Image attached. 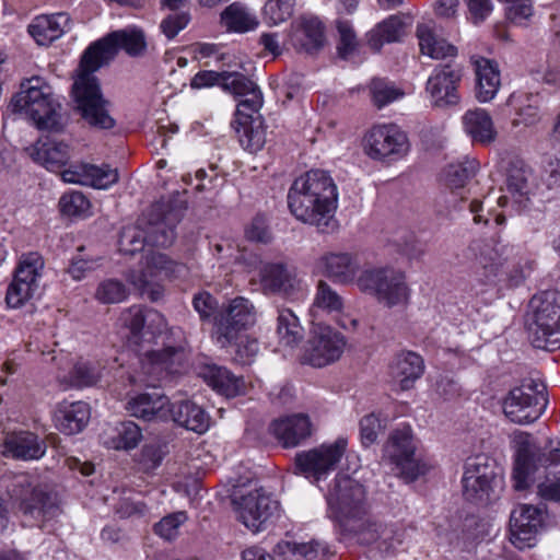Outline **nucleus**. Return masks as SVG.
<instances>
[{"mask_svg":"<svg viewBox=\"0 0 560 560\" xmlns=\"http://www.w3.org/2000/svg\"><path fill=\"white\" fill-rule=\"evenodd\" d=\"M145 48L144 34L136 27L114 31L86 48L81 57L79 74L73 83L72 92L77 109L90 126L110 129L115 125V120L106 108L108 102L103 97L93 72L113 60L119 49L130 56H139L144 52Z\"/></svg>","mask_w":560,"mask_h":560,"instance_id":"f257e3e1","label":"nucleus"},{"mask_svg":"<svg viewBox=\"0 0 560 560\" xmlns=\"http://www.w3.org/2000/svg\"><path fill=\"white\" fill-rule=\"evenodd\" d=\"M287 199L289 210L296 220L314 225L324 233L337 228L334 217L338 207V189L326 171L311 170L295 178Z\"/></svg>","mask_w":560,"mask_h":560,"instance_id":"f03ea898","label":"nucleus"},{"mask_svg":"<svg viewBox=\"0 0 560 560\" xmlns=\"http://www.w3.org/2000/svg\"><path fill=\"white\" fill-rule=\"evenodd\" d=\"M325 498L328 517L345 536L360 533L372 518L366 487L349 475H336Z\"/></svg>","mask_w":560,"mask_h":560,"instance_id":"7ed1b4c3","label":"nucleus"},{"mask_svg":"<svg viewBox=\"0 0 560 560\" xmlns=\"http://www.w3.org/2000/svg\"><path fill=\"white\" fill-rule=\"evenodd\" d=\"M8 494L24 526L44 528L61 513L57 494L26 475L13 477Z\"/></svg>","mask_w":560,"mask_h":560,"instance_id":"20e7f679","label":"nucleus"},{"mask_svg":"<svg viewBox=\"0 0 560 560\" xmlns=\"http://www.w3.org/2000/svg\"><path fill=\"white\" fill-rule=\"evenodd\" d=\"M13 113L25 114L42 130L59 131L62 128L60 105L51 97L50 86L39 77L26 79L10 103Z\"/></svg>","mask_w":560,"mask_h":560,"instance_id":"39448f33","label":"nucleus"},{"mask_svg":"<svg viewBox=\"0 0 560 560\" xmlns=\"http://www.w3.org/2000/svg\"><path fill=\"white\" fill-rule=\"evenodd\" d=\"M177 215L163 202H156L151 207L149 229L145 236L136 228H126L119 237V250L125 255H133L143 249L148 243L153 246L166 247L175 240V225Z\"/></svg>","mask_w":560,"mask_h":560,"instance_id":"423d86ee","label":"nucleus"},{"mask_svg":"<svg viewBox=\"0 0 560 560\" xmlns=\"http://www.w3.org/2000/svg\"><path fill=\"white\" fill-rule=\"evenodd\" d=\"M357 287L389 308L404 306L410 299L405 273L390 267L364 269L357 279Z\"/></svg>","mask_w":560,"mask_h":560,"instance_id":"0eeeda50","label":"nucleus"},{"mask_svg":"<svg viewBox=\"0 0 560 560\" xmlns=\"http://www.w3.org/2000/svg\"><path fill=\"white\" fill-rule=\"evenodd\" d=\"M502 476L497 462L486 454L470 456L464 464L463 495L475 504L486 505L495 497Z\"/></svg>","mask_w":560,"mask_h":560,"instance_id":"6e6552de","label":"nucleus"},{"mask_svg":"<svg viewBox=\"0 0 560 560\" xmlns=\"http://www.w3.org/2000/svg\"><path fill=\"white\" fill-rule=\"evenodd\" d=\"M186 271V267L171 259L166 254L149 252L139 270H130L127 278L142 295H147L155 302L163 295L162 281L168 278H177Z\"/></svg>","mask_w":560,"mask_h":560,"instance_id":"1a4fd4ad","label":"nucleus"},{"mask_svg":"<svg viewBox=\"0 0 560 560\" xmlns=\"http://www.w3.org/2000/svg\"><path fill=\"white\" fill-rule=\"evenodd\" d=\"M532 304L535 308L529 324L533 346L547 351L560 349V295L545 292L541 298H534Z\"/></svg>","mask_w":560,"mask_h":560,"instance_id":"9d476101","label":"nucleus"},{"mask_svg":"<svg viewBox=\"0 0 560 560\" xmlns=\"http://www.w3.org/2000/svg\"><path fill=\"white\" fill-rule=\"evenodd\" d=\"M383 459L394 466L407 482L417 480L428 470V464L417 455L412 431L404 427L393 431L384 446Z\"/></svg>","mask_w":560,"mask_h":560,"instance_id":"9b49d317","label":"nucleus"},{"mask_svg":"<svg viewBox=\"0 0 560 560\" xmlns=\"http://www.w3.org/2000/svg\"><path fill=\"white\" fill-rule=\"evenodd\" d=\"M348 442L338 438L332 443H324L310 451L295 455V469L299 474L316 483L326 479L337 468L347 450Z\"/></svg>","mask_w":560,"mask_h":560,"instance_id":"f8f14e48","label":"nucleus"},{"mask_svg":"<svg viewBox=\"0 0 560 560\" xmlns=\"http://www.w3.org/2000/svg\"><path fill=\"white\" fill-rule=\"evenodd\" d=\"M547 401L545 386L530 380L528 384L509 392L503 401V411L512 422L527 424L541 416Z\"/></svg>","mask_w":560,"mask_h":560,"instance_id":"ddd939ff","label":"nucleus"},{"mask_svg":"<svg viewBox=\"0 0 560 560\" xmlns=\"http://www.w3.org/2000/svg\"><path fill=\"white\" fill-rule=\"evenodd\" d=\"M363 149L372 160L397 161L408 153L409 140L396 124H381L365 133Z\"/></svg>","mask_w":560,"mask_h":560,"instance_id":"4468645a","label":"nucleus"},{"mask_svg":"<svg viewBox=\"0 0 560 560\" xmlns=\"http://www.w3.org/2000/svg\"><path fill=\"white\" fill-rule=\"evenodd\" d=\"M346 347L345 337L330 326L317 325L307 340L301 362L314 368H323L340 359Z\"/></svg>","mask_w":560,"mask_h":560,"instance_id":"2eb2a0df","label":"nucleus"},{"mask_svg":"<svg viewBox=\"0 0 560 560\" xmlns=\"http://www.w3.org/2000/svg\"><path fill=\"white\" fill-rule=\"evenodd\" d=\"M255 318L254 305L247 299L237 296L231 300L214 317L218 342L222 347L232 343L242 330L254 325Z\"/></svg>","mask_w":560,"mask_h":560,"instance_id":"dca6fc26","label":"nucleus"},{"mask_svg":"<svg viewBox=\"0 0 560 560\" xmlns=\"http://www.w3.org/2000/svg\"><path fill=\"white\" fill-rule=\"evenodd\" d=\"M462 77V68L458 65L447 62L435 67L425 84L431 104L439 108L457 105L460 101L458 86Z\"/></svg>","mask_w":560,"mask_h":560,"instance_id":"f3484780","label":"nucleus"},{"mask_svg":"<svg viewBox=\"0 0 560 560\" xmlns=\"http://www.w3.org/2000/svg\"><path fill=\"white\" fill-rule=\"evenodd\" d=\"M238 520L250 530L259 532L278 512L279 503L262 489L233 500Z\"/></svg>","mask_w":560,"mask_h":560,"instance_id":"a211bd4d","label":"nucleus"},{"mask_svg":"<svg viewBox=\"0 0 560 560\" xmlns=\"http://www.w3.org/2000/svg\"><path fill=\"white\" fill-rule=\"evenodd\" d=\"M469 250L475 257L471 268L476 280L480 284L490 285L495 282L513 247L500 243L492 245L483 241H474L469 245Z\"/></svg>","mask_w":560,"mask_h":560,"instance_id":"6ab92c4d","label":"nucleus"},{"mask_svg":"<svg viewBox=\"0 0 560 560\" xmlns=\"http://www.w3.org/2000/svg\"><path fill=\"white\" fill-rule=\"evenodd\" d=\"M544 526V511L530 504H521L510 517L511 542L520 550L536 545V537Z\"/></svg>","mask_w":560,"mask_h":560,"instance_id":"aec40b11","label":"nucleus"},{"mask_svg":"<svg viewBox=\"0 0 560 560\" xmlns=\"http://www.w3.org/2000/svg\"><path fill=\"white\" fill-rule=\"evenodd\" d=\"M353 537L361 544H374L380 552L392 556L404 544L406 529L397 524H382L371 518Z\"/></svg>","mask_w":560,"mask_h":560,"instance_id":"412c9836","label":"nucleus"},{"mask_svg":"<svg viewBox=\"0 0 560 560\" xmlns=\"http://www.w3.org/2000/svg\"><path fill=\"white\" fill-rule=\"evenodd\" d=\"M318 266L335 283H357L360 262L358 256L350 252H327L319 257Z\"/></svg>","mask_w":560,"mask_h":560,"instance_id":"4be33fe9","label":"nucleus"},{"mask_svg":"<svg viewBox=\"0 0 560 560\" xmlns=\"http://www.w3.org/2000/svg\"><path fill=\"white\" fill-rule=\"evenodd\" d=\"M45 452V442L30 431L9 432L4 435L1 444V454L12 459H39Z\"/></svg>","mask_w":560,"mask_h":560,"instance_id":"5701e85b","label":"nucleus"},{"mask_svg":"<svg viewBox=\"0 0 560 560\" xmlns=\"http://www.w3.org/2000/svg\"><path fill=\"white\" fill-rule=\"evenodd\" d=\"M225 91L242 97L236 107V113H257L260 110L264 98L260 89L255 82L242 73L224 71L223 85Z\"/></svg>","mask_w":560,"mask_h":560,"instance_id":"b1692460","label":"nucleus"},{"mask_svg":"<svg viewBox=\"0 0 560 560\" xmlns=\"http://www.w3.org/2000/svg\"><path fill=\"white\" fill-rule=\"evenodd\" d=\"M184 351L179 348L167 347L145 353L142 368L149 375L163 380L168 375L179 373L184 366Z\"/></svg>","mask_w":560,"mask_h":560,"instance_id":"393cba45","label":"nucleus"},{"mask_svg":"<svg viewBox=\"0 0 560 560\" xmlns=\"http://www.w3.org/2000/svg\"><path fill=\"white\" fill-rule=\"evenodd\" d=\"M26 152L34 162L51 172L61 170L70 160L69 145L49 137L38 139Z\"/></svg>","mask_w":560,"mask_h":560,"instance_id":"a878e982","label":"nucleus"},{"mask_svg":"<svg viewBox=\"0 0 560 560\" xmlns=\"http://www.w3.org/2000/svg\"><path fill=\"white\" fill-rule=\"evenodd\" d=\"M270 432L283 447H295L311 436L312 423L306 415H293L275 420Z\"/></svg>","mask_w":560,"mask_h":560,"instance_id":"bb28decb","label":"nucleus"},{"mask_svg":"<svg viewBox=\"0 0 560 560\" xmlns=\"http://www.w3.org/2000/svg\"><path fill=\"white\" fill-rule=\"evenodd\" d=\"M170 400L158 392L141 393L129 398L126 409L130 416L151 420H166L168 418Z\"/></svg>","mask_w":560,"mask_h":560,"instance_id":"cd10ccee","label":"nucleus"},{"mask_svg":"<svg viewBox=\"0 0 560 560\" xmlns=\"http://www.w3.org/2000/svg\"><path fill=\"white\" fill-rule=\"evenodd\" d=\"M259 275L265 293L292 296L300 289V280L283 264H266L260 269Z\"/></svg>","mask_w":560,"mask_h":560,"instance_id":"c85d7f7f","label":"nucleus"},{"mask_svg":"<svg viewBox=\"0 0 560 560\" xmlns=\"http://www.w3.org/2000/svg\"><path fill=\"white\" fill-rule=\"evenodd\" d=\"M241 145L249 151H259L266 142V131L262 128V120L259 112L235 113V119L232 122Z\"/></svg>","mask_w":560,"mask_h":560,"instance_id":"c756f323","label":"nucleus"},{"mask_svg":"<svg viewBox=\"0 0 560 560\" xmlns=\"http://www.w3.org/2000/svg\"><path fill=\"white\" fill-rule=\"evenodd\" d=\"M90 416V407L86 402L63 400L57 405L54 420L56 428L61 433L72 435L83 430Z\"/></svg>","mask_w":560,"mask_h":560,"instance_id":"7c9ffc66","label":"nucleus"},{"mask_svg":"<svg viewBox=\"0 0 560 560\" xmlns=\"http://www.w3.org/2000/svg\"><path fill=\"white\" fill-rule=\"evenodd\" d=\"M424 371L422 358L412 352L406 351L397 354L389 365V373L400 389L407 390L421 377Z\"/></svg>","mask_w":560,"mask_h":560,"instance_id":"2f4dec72","label":"nucleus"},{"mask_svg":"<svg viewBox=\"0 0 560 560\" xmlns=\"http://www.w3.org/2000/svg\"><path fill=\"white\" fill-rule=\"evenodd\" d=\"M69 23L70 18L63 12L39 15L28 25V33L38 45L46 46L61 37Z\"/></svg>","mask_w":560,"mask_h":560,"instance_id":"473e14b6","label":"nucleus"},{"mask_svg":"<svg viewBox=\"0 0 560 560\" xmlns=\"http://www.w3.org/2000/svg\"><path fill=\"white\" fill-rule=\"evenodd\" d=\"M199 375L209 386L226 397H235L245 390L244 378L235 376L223 366L206 364L200 369Z\"/></svg>","mask_w":560,"mask_h":560,"instance_id":"72a5a7b5","label":"nucleus"},{"mask_svg":"<svg viewBox=\"0 0 560 560\" xmlns=\"http://www.w3.org/2000/svg\"><path fill=\"white\" fill-rule=\"evenodd\" d=\"M168 410L174 422L198 434L205 433L210 427L209 415L190 400L174 402Z\"/></svg>","mask_w":560,"mask_h":560,"instance_id":"f704fd0d","label":"nucleus"},{"mask_svg":"<svg viewBox=\"0 0 560 560\" xmlns=\"http://www.w3.org/2000/svg\"><path fill=\"white\" fill-rule=\"evenodd\" d=\"M475 73L476 98L481 103L492 101L501 85L500 70L498 65L489 59L481 58L475 62Z\"/></svg>","mask_w":560,"mask_h":560,"instance_id":"c9c22d12","label":"nucleus"},{"mask_svg":"<svg viewBox=\"0 0 560 560\" xmlns=\"http://www.w3.org/2000/svg\"><path fill=\"white\" fill-rule=\"evenodd\" d=\"M463 125L474 142L488 145L497 139L498 132L492 118L483 108L467 110L463 116Z\"/></svg>","mask_w":560,"mask_h":560,"instance_id":"e433bc0d","label":"nucleus"},{"mask_svg":"<svg viewBox=\"0 0 560 560\" xmlns=\"http://www.w3.org/2000/svg\"><path fill=\"white\" fill-rule=\"evenodd\" d=\"M160 314L153 310H144L140 305H132L120 313L118 318L119 327L130 343L139 345L142 339L145 323L148 319L160 318Z\"/></svg>","mask_w":560,"mask_h":560,"instance_id":"4c0bfd02","label":"nucleus"},{"mask_svg":"<svg viewBox=\"0 0 560 560\" xmlns=\"http://www.w3.org/2000/svg\"><path fill=\"white\" fill-rule=\"evenodd\" d=\"M295 47L307 52L317 50L324 42V30L317 18L303 16L298 22L292 35Z\"/></svg>","mask_w":560,"mask_h":560,"instance_id":"58836bf2","label":"nucleus"},{"mask_svg":"<svg viewBox=\"0 0 560 560\" xmlns=\"http://www.w3.org/2000/svg\"><path fill=\"white\" fill-rule=\"evenodd\" d=\"M404 32L402 16L393 14L369 32L368 44L374 51H380L385 43L399 40Z\"/></svg>","mask_w":560,"mask_h":560,"instance_id":"ea45409f","label":"nucleus"},{"mask_svg":"<svg viewBox=\"0 0 560 560\" xmlns=\"http://www.w3.org/2000/svg\"><path fill=\"white\" fill-rule=\"evenodd\" d=\"M417 36L421 52L433 59H443L457 55L455 46L448 44L443 38H439L427 25H419L417 27Z\"/></svg>","mask_w":560,"mask_h":560,"instance_id":"a19ab883","label":"nucleus"},{"mask_svg":"<svg viewBox=\"0 0 560 560\" xmlns=\"http://www.w3.org/2000/svg\"><path fill=\"white\" fill-rule=\"evenodd\" d=\"M44 269V257L38 252H28L19 257L13 276L40 289Z\"/></svg>","mask_w":560,"mask_h":560,"instance_id":"79ce46f5","label":"nucleus"},{"mask_svg":"<svg viewBox=\"0 0 560 560\" xmlns=\"http://www.w3.org/2000/svg\"><path fill=\"white\" fill-rule=\"evenodd\" d=\"M113 432V435L104 440V445L107 448L128 451L137 447L142 440L140 427L132 421L120 422Z\"/></svg>","mask_w":560,"mask_h":560,"instance_id":"37998d69","label":"nucleus"},{"mask_svg":"<svg viewBox=\"0 0 560 560\" xmlns=\"http://www.w3.org/2000/svg\"><path fill=\"white\" fill-rule=\"evenodd\" d=\"M104 365L96 360L79 359L70 374V383L74 387H89L96 385L103 376Z\"/></svg>","mask_w":560,"mask_h":560,"instance_id":"c03bdc74","label":"nucleus"},{"mask_svg":"<svg viewBox=\"0 0 560 560\" xmlns=\"http://www.w3.org/2000/svg\"><path fill=\"white\" fill-rule=\"evenodd\" d=\"M221 22L229 31L237 33L252 31L258 24L256 18L237 2L224 9L221 13Z\"/></svg>","mask_w":560,"mask_h":560,"instance_id":"a18cd8bd","label":"nucleus"},{"mask_svg":"<svg viewBox=\"0 0 560 560\" xmlns=\"http://www.w3.org/2000/svg\"><path fill=\"white\" fill-rule=\"evenodd\" d=\"M532 173L528 168L513 165L508 171L506 191L518 205L529 199L532 190L529 178Z\"/></svg>","mask_w":560,"mask_h":560,"instance_id":"49530a36","label":"nucleus"},{"mask_svg":"<svg viewBox=\"0 0 560 560\" xmlns=\"http://www.w3.org/2000/svg\"><path fill=\"white\" fill-rule=\"evenodd\" d=\"M277 334L279 342L285 347H293L302 339L303 329L291 310L279 311Z\"/></svg>","mask_w":560,"mask_h":560,"instance_id":"de8ad7c7","label":"nucleus"},{"mask_svg":"<svg viewBox=\"0 0 560 560\" xmlns=\"http://www.w3.org/2000/svg\"><path fill=\"white\" fill-rule=\"evenodd\" d=\"M343 308V299L334 290L330 284L319 280L316 287V294L313 301V312L327 314L340 313Z\"/></svg>","mask_w":560,"mask_h":560,"instance_id":"09e8293b","label":"nucleus"},{"mask_svg":"<svg viewBox=\"0 0 560 560\" xmlns=\"http://www.w3.org/2000/svg\"><path fill=\"white\" fill-rule=\"evenodd\" d=\"M369 89L372 102L377 108H383L404 96V91L386 79H373Z\"/></svg>","mask_w":560,"mask_h":560,"instance_id":"8fccbe9b","label":"nucleus"},{"mask_svg":"<svg viewBox=\"0 0 560 560\" xmlns=\"http://www.w3.org/2000/svg\"><path fill=\"white\" fill-rule=\"evenodd\" d=\"M39 294V289L22 281L13 276L5 293L7 305L11 308H19Z\"/></svg>","mask_w":560,"mask_h":560,"instance_id":"3c124183","label":"nucleus"},{"mask_svg":"<svg viewBox=\"0 0 560 560\" xmlns=\"http://www.w3.org/2000/svg\"><path fill=\"white\" fill-rule=\"evenodd\" d=\"M534 454L528 447H520L513 470L514 487L524 490L529 486V477L534 470Z\"/></svg>","mask_w":560,"mask_h":560,"instance_id":"603ef678","label":"nucleus"},{"mask_svg":"<svg viewBox=\"0 0 560 560\" xmlns=\"http://www.w3.org/2000/svg\"><path fill=\"white\" fill-rule=\"evenodd\" d=\"M477 171L478 163L475 160L451 164L445 170V183L450 188H462L476 175Z\"/></svg>","mask_w":560,"mask_h":560,"instance_id":"864d4df0","label":"nucleus"},{"mask_svg":"<svg viewBox=\"0 0 560 560\" xmlns=\"http://www.w3.org/2000/svg\"><path fill=\"white\" fill-rule=\"evenodd\" d=\"M295 0H268L262 9V19L268 25H278L288 21L294 9Z\"/></svg>","mask_w":560,"mask_h":560,"instance_id":"5fc2aeb1","label":"nucleus"},{"mask_svg":"<svg viewBox=\"0 0 560 560\" xmlns=\"http://www.w3.org/2000/svg\"><path fill=\"white\" fill-rule=\"evenodd\" d=\"M128 290L125 283L117 279L102 281L95 291V299L103 304H114L125 301Z\"/></svg>","mask_w":560,"mask_h":560,"instance_id":"6e6d98bb","label":"nucleus"},{"mask_svg":"<svg viewBox=\"0 0 560 560\" xmlns=\"http://www.w3.org/2000/svg\"><path fill=\"white\" fill-rule=\"evenodd\" d=\"M516 115L517 118L513 121L515 126L520 124L530 126L538 122L540 119L538 95L527 94L524 97H518Z\"/></svg>","mask_w":560,"mask_h":560,"instance_id":"4d7b16f0","label":"nucleus"},{"mask_svg":"<svg viewBox=\"0 0 560 560\" xmlns=\"http://www.w3.org/2000/svg\"><path fill=\"white\" fill-rule=\"evenodd\" d=\"M117 182V170L110 168L107 165L96 166L93 164H88L86 186H91L97 189H106Z\"/></svg>","mask_w":560,"mask_h":560,"instance_id":"13d9d810","label":"nucleus"},{"mask_svg":"<svg viewBox=\"0 0 560 560\" xmlns=\"http://www.w3.org/2000/svg\"><path fill=\"white\" fill-rule=\"evenodd\" d=\"M59 207L67 215H88L91 203L82 192L71 191L61 196Z\"/></svg>","mask_w":560,"mask_h":560,"instance_id":"bf43d9fd","label":"nucleus"},{"mask_svg":"<svg viewBox=\"0 0 560 560\" xmlns=\"http://www.w3.org/2000/svg\"><path fill=\"white\" fill-rule=\"evenodd\" d=\"M188 520L186 512L178 511L164 516L154 526V532L160 537L172 540L178 535L179 526Z\"/></svg>","mask_w":560,"mask_h":560,"instance_id":"052dcab7","label":"nucleus"},{"mask_svg":"<svg viewBox=\"0 0 560 560\" xmlns=\"http://www.w3.org/2000/svg\"><path fill=\"white\" fill-rule=\"evenodd\" d=\"M292 552L305 560H325L332 555L330 547L322 541L312 540L310 542L293 544Z\"/></svg>","mask_w":560,"mask_h":560,"instance_id":"680f3d73","label":"nucleus"},{"mask_svg":"<svg viewBox=\"0 0 560 560\" xmlns=\"http://www.w3.org/2000/svg\"><path fill=\"white\" fill-rule=\"evenodd\" d=\"M149 513V508L142 500L128 497L118 501L115 506V514L119 518H141Z\"/></svg>","mask_w":560,"mask_h":560,"instance_id":"e2e57ef3","label":"nucleus"},{"mask_svg":"<svg viewBox=\"0 0 560 560\" xmlns=\"http://www.w3.org/2000/svg\"><path fill=\"white\" fill-rule=\"evenodd\" d=\"M337 30L340 37L337 46L338 54L341 58L346 59L357 49V36L348 21H338Z\"/></svg>","mask_w":560,"mask_h":560,"instance_id":"0e129e2a","label":"nucleus"},{"mask_svg":"<svg viewBox=\"0 0 560 560\" xmlns=\"http://www.w3.org/2000/svg\"><path fill=\"white\" fill-rule=\"evenodd\" d=\"M194 310L199 314L201 320H209L219 314L218 300L209 292L202 291L194 295L192 298Z\"/></svg>","mask_w":560,"mask_h":560,"instance_id":"69168bd1","label":"nucleus"},{"mask_svg":"<svg viewBox=\"0 0 560 560\" xmlns=\"http://www.w3.org/2000/svg\"><path fill=\"white\" fill-rule=\"evenodd\" d=\"M189 21L190 15L187 12L171 13L162 20L160 28L168 39H173L188 25Z\"/></svg>","mask_w":560,"mask_h":560,"instance_id":"338daca9","label":"nucleus"},{"mask_svg":"<svg viewBox=\"0 0 560 560\" xmlns=\"http://www.w3.org/2000/svg\"><path fill=\"white\" fill-rule=\"evenodd\" d=\"M382 429L381 420L374 415L364 416L360 421L361 441L364 446L373 444Z\"/></svg>","mask_w":560,"mask_h":560,"instance_id":"774afa93","label":"nucleus"}]
</instances>
